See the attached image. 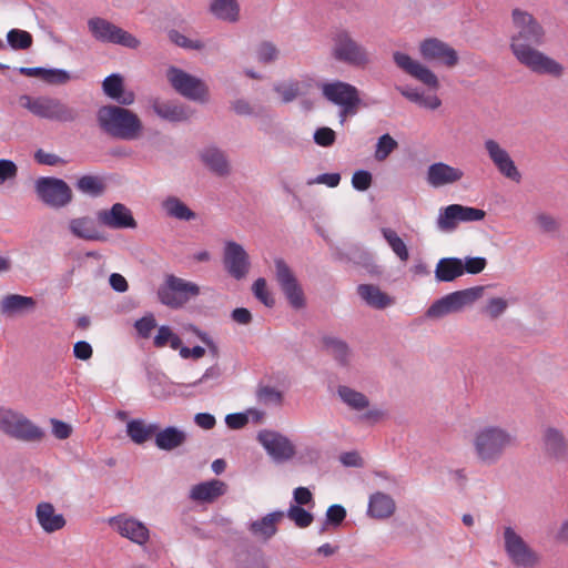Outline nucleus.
<instances>
[{
  "instance_id": "2",
  "label": "nucleus",
  "mask_w": 568,
  "mask_h": 568,
  "mask_svg": "<svg viewBox=\"0 0 568 568\" xmlns=\"http://www.w3.org/2000/svg\"><path fill=\"white\" fill-rule=\"evenodd\" d=\"M516 446V435L495 425L479 428L473 438L476 458L486 466L497 464L508 449Z\"/></svg>"
},
{
  "instance_id": "13",
  "label": "nucleus",
  "mask_w": 568,
  "mask_h": 568,
  "mask_svg": "<svg viewBox=\"0 0 568 568\" xmlns=\"http://www.w3.org/2000/svg\"><path fill=\"white\" fill-rule=\"evenodd\" d=\"M505 551L514 565L524 568L534 567L539 562V556L525 542L514 528L504 529Z\"/></svg>"
},
{
  "instance_id": "21",
  "label": "nucleus",
  "mask_w": 568,
  "mask_h": 568,
  "mask_svg": "<svg viewBox=\"0 0 568 568\" xmlns=\"http://www.w3.org/2000/svg\"><path fill=\"white\" fill-rule=\"evenodd\" d=\"M203 165L216 176H227L231 174V164L227 155L221 149L210 145L199 153Z\"/></svg>"
},
{
  "instance_id": "29",
  "label": "nucleus",
  "mask_w": 568,
  "mask_h": 568,
  "mask_svg": "<svg viewBox=\"0 0 568 568\" xmlns=\"http://www.w3.org/2000/svg\"><path fill=\"white\" fill-rule=\"evenodd\" d=\"M357 294L369 307L375 310H385L394 304V298L374 284L358 285Z\"/></svg>"
},
{
  "instance_id": "41",
  "label": "nucleus",
  "mask_w": 568,
  "mask_h": 568,
  "mask_svg": "<svg viewBox=\"0 0 568 568\" xmlns=\"http://www.w3.org/2000/svg\"><path fill=\"white\" fill-rule=\"evenodd\" d=\"M162 207L170 217L180 221H192L196 217V214L176 196H168L162 202Z\"/></svg>"
},
{
  "instance_id": "15",
  "label": "nucleus",
  "mask_w": 568,
  "mask_h": 568,
  "mask_svg": "<svg viewBox=\"0 0 568 568\" xmlns=\"http://www.w3.org/2000/svg\"><path fill=\"white\" fill-rule=\"evenodd\" d=\"M257 440L275 463L287 462L296 454L293 443L278 432L263 429L258 432Z\"/></svg>"
},
{
  "instance_id": "6",
  "label": "nucleus",
  "mask_w": 568,
  "mask_h": 568,
  "mask_svg": "<svg viewBox=\"0 0 568 568\" xmlns=\"http://www.w3.org/2000/svg\"><path fill=\"white\" fill-rule=\"evenodd\" d=\"M0 432L10 438L24 443L41 442L44 437L43 429L22 413L1 406Z\"/></svg>"
},
{
  "instance_id": "44",
  "label": "nucleus",
  "mask_w": 568,
  "mask_h": 568,
  "mask_svg": "<svg viewBox=\"0 0 568 568\" xmlns=\"http://www.w3.org/2000/svg\"><path fill=\"white\" fill-rule=\"evenodd\" d=\"M77 189L84 194L97 197L103 194L105 185L101 178L95 175H83L75 184Z\"/></svg>"
},
{
  "instance_id": "7",
  "label": "nucleus",
  "mask_w": 568,
  "mask_h": 568,
  "mask_svg": "<svg viewBox=\"0 0 568 568\" xmlns=\"http://www.w3.org/2000/svg\"><path fill=\"white\" fill-rule=\"evenodd\" d=\"M485 290L486 286L479 285L452 292L435 301L426 311V317L439 320L448 314L458 313L480 300Z\"/></svg>"
},
{
  "instance_id": "17",
  "label": "nucleus",
  "mask_w": 568,
  "mask_h": 568,
  "mask_svg": "<svg viewBox=\"0 0 568 568\" xmlns=\"http://www.w3.org/2000/svg\"><path fill=\"white\" fill-rule=\"evenodd\" d=\"M541 445L545 456L556 463L568 462V435L555 426H545L541 432Z\"/></svg>"
},
{
  "instance_id": "50",
  "label": "nucleus",
  "mask_w": 568,
  "mask_h": 568,
  "mask_svg": "<svg viewBox=\"0 0 568 568\" xmlns=\"http://www.w3.org/2000/svg\"><path fill=\"white\" fill-rule=\"evenodd\" d=\"M252 291L254 296L266 307H273L275 305V300L267 291L266 280L264 277H258L253 283Z\"/></svg>"
},
{
  "instance_id": "22",
  "label": "nucleus",
  "mask_w": 568,
  "mask_h": 568,
  "mask_svg": "<svg viewBox=\"0 0 568 568\" xmlns=\"http://www.w3.org/2000/svg\"><path fill=\"white\" fill-rule=\"evenodd\" d=\"M111 526L123 537L135 544L143 545L149 540V529L133 518L115 517L111 519Z\"/></svg>"
},
{
  "instance_id": "58",
  "label": "nucleus",
  "mask_w": 568,
  "mask_h": 568,
  "mask_svg": "<svg viewBox=\"0 0 568 568\" xmlns=\"http://www.w3.org/2000/svg\"><path fill=\"white\" fill-rule=\"evenodd\" d=\"M346 518V509L338 504L332 505L326 511V524L334 527L339 526Z\"/></svg>"
},
{
  "instance_id": "55",
  "label": "nucleus",
  "mask_w": 568,
  "mask_h": 568,
  "mask_svg": "<svg viewBox=\"0 0 568 568\" xmlns=\"http://www.w3.org/2000/svg\"><path fill=\"white\" fill-rule=\"evenodd\" d=\"M508 307V303L505 298L493 297L487 302L484 312L491 318H498Z\"/></svg>"
},
{
  "instance_id": "9",
  "label": "nucleus",
  "mask_w": 568,
  "mask_h": 568,
  "mask_svg": "<svg viewBox=\"0 0 568 568\" xmlns=\"http://www.w3.org/2000/svg\"><path fill=\"white\" fill-rule=\"evenodd\" d=\"M34 192L39 201L51 209H62L73 200L69 184L59 178L41 176L34 182Z\"/></svg>"
},
{
  "instance_id": "16",
  "label": "nucleus",
  "mask_w": 568,
  "mask_h": 568,
  "mask_svg": "<svg viewBox=\"0 0 568 568\" xmlns=\"http://www.w3.org/2000/svg\"><path fill=\"white\" fill-rule=\"evenodd\" d=\"M420 57L446 68H454L459 62L458 52L438 38H427L419 43Z\"/></svg>"
},
{
  "instance_id": "46",
  "label": "nucleus",
  "mask_w": 568,
  "mask_h": 568,
  "mask_svg": "<svg viewBox=\"0 0 568 568\" xmlns=\"http://www.w3.org/2000/svg\"><path fill=\"white\" fill-rule=\"evenodd\" d=\"M7 40L14 50H27L33 42L31 33L21 29H11L7 34Z\"/></svg>"
},
{
  "instance_id": "12",
  "label": "nucleus",
  "mask_w": 568,
  "mask_h": 568,
  "mask_svg": "<svg viewBox=\"0 0 568 568\" xmlns=\"http://www.w3.org/2000/svg\"><path fill=\"white\" fill-rule=\"evenodd\" d=\"M274 264L276 281L288 304L294 310L304 308L306 305L304 291L287 263L282 258H276Z\"/></svg>"
},
{
  "instance_id": "8",
  "label": "nucleus",
  "mask_w": 568,
  "mask_h": 568,
  "mask_svg": "<svg viewBox=\"0 0 568 568\" xmlns=\"http://www.w3.org/2000/svg\"><path fill=\"white\" fill-rule=\"evenodd\" d=\"M200 292V286L196 283L169 274L163 284L159 286L156 294L161 304L178 310L191 298L196 297Z\"/></svg>"
},
{
  "instance_id": "57",
  "label": "nucleus",
  "mask_w": 568,
  "mask_h": 568,
  "mask_svg": "<svg viewBox=\"0 0 568 568\" xmlns=\"http://www.w3.org/2000/svg\"><path fill=\"white\" fill-rule=\"evenodd\" d=\"M170 39L172 42H174L176 45H179L181 48L193 49V50H201L204 48V43L202 41L191 40L178 31H171Z\"/></svg>"
},
{
  "instance_id": "48",
  "label": "nucleus",
  "mask_w": 568,
  "mask_h": 568,
  "mask_svg": "<svg viewBox=\"0 0 568 568\" xmlns=\"http://www.w3.org/2000/svg\"><path fill=\"white\" fill-rule=\"evenodd\" d=\"M286 515L300 528L308 527L314 520L313 514L297 505H291Z\"/></svg>"
},
{
  "instance_id": "19",
  "label": "nucleus",
  "mask_w": 568,
  "mask_h": 568,
  "mask_svg": "<svg viewBox=\"0 0 568 568\" xmlns=\"http://www.w3.org/2000/svg\"><path fill=\"white\" fill-rule=\"evenodd\" d=\"M393 59L395 64L400 70L417 81L422 82L429 89L437 90L439 88L437 75L428 67L424 65L419 61H416L408 54L399 51L394 52Z\"/></svg>"
},
{
  "instance_id": "1",
  "label": "nucleus",
  "mask_w": 568,
  "mask_h": 568,
  "mask_svg": "<svg viewBox=\"0 0 568 568\" xmlns=\"http://www.w3.org/2000/svg\"><path fill=\"white\" fill-rule=\"evenodd\" d=\"M511 24L509 48L515 59L534 73L560 78L564 74V67L537 49L545 43L546 37L539 21L527 11L514 9Z\"/></svg>"
},
{
  "instance_id": "37",
  "label": "nucleus",
  "mask_w": 568,
  "mask_h": 568,
  "mask_svg": "<svg viewBox=\"0 0 568 568\" xmlns=\"http://www.w3.org/2000/svg\"><path fill=\"white\" fill-rule=\"evenodd\" d=\"M325 351L341 365L346 366L349 362L351 349L347 343L338 337L325 335L322 337Z\"/></svg>"
},
{
  "instance_id": "26",
  "label": "nucleus",
  "mask_w": 568,
  "mask_h": 568,
  "mask_svg": "<svg viewBox=\"0 0 568 568\" xmlns=\"http://www.w3.org/2000/svg\"><path fill=\"white\" fill-rule=\"evenodd\" d=\"M489 158L498 169V171L510 179L511 181L519 182L521 174L516 168L513 159L508 152L500 148V144H486Z\"/></svg>"
},
{
  "instance_id": "14",
  "label": "nucleus",
  "mask_w": 568,
  "mask_h": 568,
  "mask_svg": "<svg viewBox=\"0 0 568 568\" xmlns=\"http://www.w3.org/2000/svg\"><path fill=\"white\" fill-rule=\"evenodd\" d=\"M168 79L171 85L183 97L200 102L207 101L209 89L201 79L176 68L169 69Z\"/></svg>"
},
{
  "instance_id": "34",
  "label": "nucleus",
  "mask_w": 568,
  "mask_h": 568,
  "mask_svg": "<svg viewBox=\"0 0 568 568\" xmlns=\"http://www.w3.org/2000/svg\"><path fill=\"white\" fill-rule=\"evenodd\" d=\"M37 302L33 297L19 294H9L1 301L0 308L3 314H19L31 312L36 308Z\"/></svg>"
},
{
  "instance_id": "53",
  "label": "nucleus",
  "mask_w": 568,
  "mask_h": 568,
  "mask_svg": "<svg viewBox=\"0 0 568 568\" xmlns=\"http://www.w3.org/2000/svg\"><path fill=\"white\" fill-rule=\"evenodd\" d=\"M135 153L130 144H108L104 151L105 155L116 161L132 158Z\"/></svg>"
},
{
  "instance_id": "30",
  "label": "nucleus",
  "mask_w": 568,
  "mask_h": 568,
  "mask_svg": "<svg viewBox=\"0 0 568 568\" xmlns=\"http://www.w3.org/2000/svg\"><path fill=\"white\" fill-rule=\"evenodd\" d=\"M284 517L282 510L270 513L258 520L252 521L248 526V530L255 537H260L263 540H270L277 532L276 524Z\"/></svg>"
},
{
  "instance_id": "51",
  "label": "nucleus",
  "mask_w": 568,
  "mask_h": 568,
  "mask_svg": "<svg viewBox=\"0 0 568 568\" xmlns=\"http://www.w3.org/2000/svg\"><path fill=\"white\" fill-rule=\"evenodd\" d=\"M256 396L260 403L264 405L275 404L281 405L283 402V394L274 387L262 386L257 389Z\"/></svg>"
},
{
  "instance_id": "54",
  "label": "nucleus",
  "mask_w": 568,
  "mask_h": 568,
  "mask_svg": "<svg viewBox=\"0 0 568 568\" xmlns=\"http://www.w3.org/2000/svg\"><path fill=\"white\" fill-rule=\"evenodd\" d=\"M257 60L262 63H268L277 59L278 50L272 42H262L256 49Z\"/></svg>"
},
{
  "instance_id": "36",
  "label": "nucleus",
  "mask_w": 568,
  "mask_h": 568,
  "mask_svg": "<svg viewBox=\"0 0 568 568\" xmlns=\"http://www.w3.org/2000/svg\"><path fill=\"white\" fill-rule=\"evenodd\" d=\"M158 430V424H146L143 419H132L126 424V434L131 440L141 445L154 437Z\"/></svg>"
},
{
  "instance_id": "61",
  "label": "nucleus",
  "mask_w": 568,
  "mask_h": 568,
  "mask_svg": "<svg viewBox=\"0 0 568 568\" xmlns=\"http://www.w3.org/2000/svg\"><path fill=\"white\" fill-rule=\"evenodd\" d=\"M487 265V261L485 257L476 256V257H466L465 263H463L464 273L468 274H479L485 270Z\"/></svg>"
},
{
  "instance_id": "59",
  "label": "nucleus",
  "mask_w": 568,
  "mask_h": 568,
  "mask_svg": "<svg viewBox=\"0 0 568 568\" xmlns=\"http://www.w3.org/2000/svg\"><path fill=\"white\" fill-rule=\"evenodd\" d=\"M17 175V164L11 160L0 159V185L7 181L14 180Z\"/></svg>"
},
{
  "instance_id": "52",
  "label": "nucleus",
  "mask_w": 568,
  "mask_h": 568,
  "mask_svg": "<svg viewBox=\"0 0 568 568\" xmlns=\"http://www.w3.org/2000/svg\"><path fill=\"white\" fill-rule=\"evenodd\" d=\"M134 327L142 338H149L151 332L156 327V320L152 313L139 318L134 323Z\"/></svg>"
},
{
  "instance_id": "56",
  "label": "nucleus",
  "mask_w": 568,
  "mask_h": 568,
  "mask_svg": "<svg viewBox=\"0 0 568 568\" xmlns=\"http://www.w3.org/2000/svg\"><path fill=\"white\" fill-rule=\"evenodd\" d=\"M372 173L366 170H358L352 176V185L355 190L364 192L372 185Z\"/></svg>"
},
{
  "instance_id": "38",
  "label": "nucleus",
  "mask_w": 568,
  "mask_h": 568,
  "mask_svg": "<svg viewBox=\"0 0 568 568\" xmlns=\"http://www.w3.org/2000/svg\"><path fill=\"white\" fill-rule=\"evenodd\" d=\"M19 73L26 77L40 78L48 83H65L70 80V75L64 70L44 69V68H26L19 69Z\"/></svg>"
},
{
  "instance_id": "64",
  "label": "nucleus",
  "mask_w": 568,
  "mask_h": 568,
  "mask_svg": "<svg viewBox=\"0 0 568 568\" xmlns=\"http://www.w3.org/2000/svg\"><path fill=\"white\" fill-rule=\"evenodd\" d=\"M225 423L231 429H241L248 423V416L246 413H232L226 415Z\"/></svg>"
},
{
  "instance_id": "28",
  "label": "nucleus",
  "mask_w": 568,
  "mask_h": 568,
  "mask_svg": "<svg viewBox=\"0 0 568 568\" xmlns=\"http://www.w3.org/2000/svg\"><path fill=\"white\" fill-rule=\"evenodd\" d=\"M186 438V433L175 426H168L164 429L158 426L154 444L159 449L170 452L184 445Z\"/></svg>"
},
{
  "instance_id": "11",
  "label": "nucleus",
  "mask_w": 568,
  "mask_h": 568,
  "mask_svg": "<svg viewBox=\"0 0 568 568\" xmlns=\"http://www.w3.org/2000/svg\"><path fill=\"white\" fill-rule=\"evenodd\" d=\"M322 93L329 102L341 106V121L355 114L361 102L356 87L343 81L324 83Z\"/></svg>"
},
{
  "instance_id": "5",
  "label": "nucleus",
  "mask_w": 568,
  "mask_h": 568,
  "mask_svg": "<svg viewBox=\"0 0 568 568\" xmlns=\"http://www.w3.org/2000/svg\"><path fill=\"white\" fill-rule=\"evenodd\" d=\"M19 104L41 119L72 122L78 118L77 110L61 100L48 95L31 97L23 94L19 98Z\"/></svg>"
},
{
  "instance_id": "33",
  "label": "nucleus",
  "mask_w": 568,
  "mask_h": 568,
  "mask_svg": "<svg viewBox=\"0 0 568 568\" xmlns=\"http://www.w3.org/2000/svg\"><path fill=\"white\" fill-rule=\"evenodd\" d=\"M464 275L463 261L458 257H443L435 268V278L438 282H453Z\"/></svg>"
},
{
  "instance_id": "20",
  "label": "nucleus",
  "mask_w": 568,
  "mask_h": 568,
  "mask_svg": "<svg viewBox=\"0 0 568 568\" xmlns=\"http://www.w3.org/2000/svg\"><path fill=\"white\" fill-rule=\"evenodd\" d=\"M97 221L112 230H134L138 227V222L131 210L122 203H114L110 209L98 211Z\"/></svg>"
},
{
  "instance_id": "3",
  "label": "nucleus",
  "mask_w": 568,
  "mask_h": 568,
  "mask_svg": "<svg viewBox=\"0 0 568 568\" xmlns=\"http://www.w3.org/2000/svg\"><path fill=\"white\" fill-rule=\"evenodd\" d=\"M100 126L113 138L123 140L138 139L142 131L139 116L132 111L118 105H104L98 111Z\"/></svg>"
},
{
  "instance_id": "4",
  "label": "nucleus",
  "mask_w": 568,
  "mask_h": 568,
  "mask_svg": "<svg viewBox=\"0 0 568 568\" xmlns=\"http://www.w3.org/2000/svg\"><path fill=\"white\" fill-rule=\"evenodd\" d=\"M332 57L347 65L365 69L372 63L367 48L358 42L347 29H337L332 34Z\"/></svg>"
},
{
  "instance_id": "23",
  "label": "nucleus",
  "mask_w": 568,
  "mask_h": 568,
  "mask_svg": "<svg viewBox=\"0 0 568 568\" xmlns=\"http://www.w3.org/2000/svg\"><path fill=\"white\" fill-rule=\"evenodd\" d=\"M69 231L74 237L85 241L105 242L108 240V236L98 229L95 220L88 215L71 219Z\"/></svg>"
},
{
  "instance_id": "35",
  "label": "nucleus",
  "mask_w": 568,
  "mask_h": 568,
  "mask_svg": "<svg viewBox=\"0 0 568 568\" xmlns=\"http://www.w3.org/2000/svg\"><path fill=\"white\" fill-rule=\"evenodd\" d=\"M153 109L159 116L172 122L184 121L191 116L189 108L175 102L155 101Z\"/></svg>"
},
{
  "instance_id": "31",
  "label": "nucleus",
  "mask_w": 568,
  "mask_h": 568,
  "mask_svg": "<svg viewBox=\"0 0 568 568\" xmlns=\"http://www.w3.org/2000/svg\"><path fill=\"white\" fill-rule=\"evenodd\" d=\"M103 92L120 104L130 105L134 102V93L124 91L123 78L118 73L106 77L102 83Z\"/></svg>"
},
{
  "instance_id": "43",
  "label": "nucleus",
  "mask_w": 568,
  "mask_h": 568,
  "mask_svg": "<svg viewBox=\"0 0 568 568\" xmlns=\"http://www.w3.org/2000/svg\"><path fill=\"white\" fill-rule=\"evenodd\" d=\"M383 237L390 246L395 255L402 261L407 262L409 258V252L405 242L398 236L396 231L389 227H383L381 230Z\"/></svg>"
},
{
  "instance_id": "62",
  "label": "nucleus",
  "mask_w": 568,
  "mask_h": 568,
  "mask_svg": "<svg viewBox=\"0 0 568 568\" xmlns=\"http://www.w3.org/2000/svg\"><path fill=\"white\" fill-rule=\"evenodd\" d=\"M51 425H52V434L58 439H67L72 434V427L65 422H62L57 418H51Z\"/></svg>"
},
{
  "instance_id": "32",
  "label": "nucleus",
  "mask_w": 568,
  "mask_h": 568,
  "mask_svg": "<svg viewBox=\"0 0 568 568\" xmlns=\"http://www.w3.org/2000/svg\"><path fill=\"white\" fill-rule=\"evenodd\" d=\"M396 509L394 499L382 491H377L369 497L367 514L372 518H389Z\"/></svg>"
},
{
  "instance_id": "40",
  "label": "nucleus",
  "mask_w": 568,
  "mask_h": 568,
  "mask_svg": "<svg viewBox=\"0 0 568 568\" xmlns=\"http://www.w3.org/2000/svg\"><path fill=\"white\" fill-rule=\"evenodd\" d=\"M311 84L305 81H287L274 85V91L283 103H290L298 97L305 95Z\"/></svg>"
},
{
  "instance_id": "10",
  "label": "nucleus",
  "mask_w": 568,
  "mask_h": 568,
  "mask_svg": "<svg viewBox=\"0 0 568 568\" xmlns=\"http://www.w3.org/2000/svg\"><path fill=\"white\" fill-rule=\"evenodd\" d=\"M88 29L92 37L103 43L119 44L129 49H138L140 40L132 33L100 17L88 20Z\"/></svg>"
},
{
  "instance_id": "49",
  "label": "nucleus",
  "mask_w": 568,
  "mask_h": 568,
  "mask_svg": "<svg viewBox=\"0 0 568 568\" xmlns=\"http://www.w3.org/2000/svg\"><path fill=\"white\" fill-rule=\"evenodd\" d=\"M535 221L539 230L545 234H556L559 232L560 222L548 213H538Z\"/></svg>"
},
{
  "instance_id": "63",
  "label": "nucleus",
  "mask_w": 568,
  "mask_h": 568,
  "mask_svg": "<svg viewBox=\"0 0 568 568\" xmlns=\"http://www.w3.org/2000/svg\"><path fill=\"white\" fill-rule=\"evenodd\" d=\"M189 331L192 332L196 337H199L209 348L210 353L213 356L219 355V347L215 344V342L210 337V335L206 332L201 331L195 325H190Z\"/></svg>"
},
{
  "instance_id": "60",
  "label": "nucleus",
  "mask_w": 568,
  "mask_h": 568,
  "mask_svg": "<svg viewBox=\"0 0 568 568\" xmlns=\"http://www.w3.org/2000/svg\"><path fill=\"white\" fill-rule=\"evenodd\" d=\"M460 222H474V221H481L486 216V212L480 209L470 207V206H464L460 204H457Z\"/></svg>"
},
{
  "instance_id": "18",
  "label": "nucleus",
  "mask_w": 568,
  "mask_h": 568,
  "mask_svg": "<svg viewBox=\"0 0 568 568\" xmlns=\"http://www.w3.org/2000/svg\"><path fill=\"white\" fill-rule=\"evenodd\" d=\"M223 264L226 272L237 281L245 278L251 267L247 252L235 241L225 242Z\"/></svg>"
},
{
  "instance_id": "45",
  "label": "nucleus",
  "mask_w": 568,
  "mask_h": 568,
  "mask_svg": "<svg viewBox=\"0 0 568 568\" xmlns=\"http://www.w3.org/2000/svg\"><path fill=\"white\" fill-rule=\"evenodd\" d=\"M460 222L459 211L457 204H450L440 211L437 219V226L445 232L454 231Z\"/></svg>"
},
{
  "instance_id": "27",
  "label": "nucleus",
  "mask_w": 568,
  "mask_h": 568,
  "mask_svg": "<svg viewBox=\"0 0 568 568\" xmlns=\"http://www.w3.org/2000/svg\"><path fill=\"white\" fill-rule=\"evenodd\" d=\"M463 176L464 172L460 169L443 162L434 163L427 170V182L434 187L455 183Z\"/></svg>"
},
{
  "instance_id": "42",
  "label": "nucleus",
  "mask_w": 568,
  "mask_h": 568,
  "mask_svg": "<svg viewBox=\"0 0 568 568\" xmlns=\"http://www.w3.org/2000/svg\"><path fill=\"white\" fill-rule=\"evenodd\" d=\"M337 395L353 410H363L369 406V399L365 394L348 386L339 385L337 387Z\"/></svg>"
},
{
  "instance_id": "24",
  "label": "nucleus",
  "mask_w": 568,
  "mask_h": 568,
  "mask_svg": "<svg viewBox=\"0 0 568 568\" xmlns=\"http://www.w3.org/2000/svg\"><path fill=\"white\" fill-rule=\"evenodd\" d=\"M36 518L42 530L47 534L61 530L67 525L64 516L55 513L54 506L49 501H41L37 505Z\"/></svg>"
},
{
  "instance_id": "25",
  "label": "nucleus",
  "mask_w": 568,
  "mask_h": 568,
  "mask_svg": "<svg viewBox=\"0 0 568 568\" xmlns=\"http://www.w3.org/2000/svg\"><path fill=\"white\" fill-rule=\"evenodd\" d=\"M227 490V485L219 479H211L194 485L189 494L190 499L196 503L212 504Z\"/></svg>"
},
{
  "instance_id": "39",
  "label": "nucleus",
  "mask_w": 568,
  "mask_h": 568,
  "mask_svg": "<svg viewBox=\"0 0 568 568\" xmlns=\"http://www.w3.org/2000/svg\"><path fill=\"white\" fill-rule=\"evenodd\" d=\"M211 13L220 20L236 22L240 19L237 0H213L210 4Z\"/></svg>"
},
{
  "instance_id": "47",
  "label": "nucleus",
  "mask_w": 568,
  "mask_h": 568,
  "mask_svg": "<svg viewBox=\"0 0 568 568\" xmlns=\"http://www.w3.org/2000/svg\"><path fill=\"white\" fill-rule=\"evenodd\" d=\"M33 159L38 164L47 166H60L69 162L64 156L44 149H38L33 153Z\"/></svg>"
}]
</instances>
